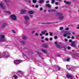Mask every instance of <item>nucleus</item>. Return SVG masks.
<instances>
[{"label":"nucleus","mask_w":79,"mask_h":79,"mask_svg":"<svg viewBox=\"0 0 79 79\" xmlns=\"http://www.w3.org/2000/svg\"><path fill=\"white\" fill-rule=\"evenodd\" d=\"M56 16H58L59 19L60 20L63 19L64 17V16L63 15V14L62 13H57L56 14Z\"/></svg>","instance_id":"nucleus-1"},{"label":"nucleus","mask_w":79,"mask_h":79,"mask_svg":"<svg viewBox=\"0 0 79 79\" xmlns=\"http://www.w3.org/2000/svg\"><path fill=\"white\" fill-rule=\"evenodd\" d=\"M2 56H4L5 58H8L9 57V55L8 52H4L2 54Z\"/></svg>","instance_id":"nucleus-2"},{"label":"nucleus","mask_w":79,"mask_h":79,"mask_svg":"<svg viewBox=\"0 0 79 79\" xmlns=\"http://www.w3.org/2000/svg\"><path fill=\"white\" fill-rule=\"evenodd\" d=\"M0 41L2 42H4L5 41V36L4 35H0Z\"/></svg>","instance_id":"nucleus-3"},{"label":"nucleus","mask_w":79,"mask_h":79,"mask_svg":"<svg viewBox=\"0 0 79 79\" xmlns=\"http://www.w3.org/2000/svg\"><path fill=\"white\" fill-rule=\"evenodd\" d=\"M10 18L12 19V20L14 21H16L17 19V17L15 15H10Z\"/></svg>","instance_id":"nucleus-4"},{"label":"nucleus","mask_w":79,"mask_h":79,"mask_svg":"<svg viewBox=\"0 0 79 79\" xmlns=\"http://www.w3.org/2000/svg\"><path fill=\"white\" fill-rule=\"evenodd\" d=\"M23 61L22 60H16L15 61H14V63L15 64H19L18 63H21Z\"/></svg>","instance_id":"nucleus-5"},{"label":"nucleus","mask_w":79,"mask_h":79,"mask_svg":"<svg viewBox=\"0 0 79 79\" xmlns=\"http://www.w3.org/2000/svg\"><path fill=\"white\" fill-rule=\"evenodd\" d=\"M70 45L71 46V47H74V48H76V44H75V41H72V42H71V44Z\"/></svg>","instance_id":"nucleus-6"},{"label":"nucleus","mask_w":79,"mask_h":79,"mask_svg":"<svg viewBox=\"0 0 79 79\" xmlns=\"http://www.w3.org/2000/svg\"><path fill=\"white\" fill-rule=\"evenodd\" d=\"M65 32H66V34H64L63 36L64 37H66V36H67V35H71V32L70 31H66Z\"/></svg>","instance_id":"nucleus-7"},{"label":"nucleus","mask_w":79,"mask_h":79,"mask_svg":"<svg viewBox=\"0 0 79 79\" xmlns=\"http://www.w3.org/2000/svg\"><path fill=\"white\" fill-rule=\"evenodd\" d=\"M55 23H58V22H52V23H42V24H54Z\"/></svg>","instance_id":"nucleus-8"},{"label":"nucleus","mask_w":79,"mask_h":79,"mask_svg":"<svg viewBox=\"0 0 79 79\" xmlns=\"http://www.w3.org/2000/svg\"><path fill=\"white\" fill-rule=\"evenodd\" d=\"M67 77L68 78H71L72 77H73V76L71 74H67Z\"/></svg>","instance_id":"nucleus-9"},{"label":"nucleus","mask_w":79,"mask_h":79,"mask_svg":"<svg viewBox=\"0 0 79 79\" xmlns=\"http://www.w3.org/2000/svg\"><path fill=\"white\" fill-rule=\"evenodd\" d=\"M41 50L44 53H45V54H47V53H48L47 51L45 49H41Z\"/></svg>","instance_id":"nucleus-10"},{"label":"nucleus","mask_w":79,"mask_h":79,"mask_svg":"<svg viewBox=\"0 0 79 79\" xmlns=\"http://www.w3.org/2000/svg\"><path fill=\"white\" fill-rule=\"evenodd\" d=\"M27 11V10L25 9H23L21 10V14H24V13H26Z\"/></svg>","instance_id":"nucleus-11"},{"label":"nucleus","mask_w":79,"mask_h":79,"mask_svg":"<svg viewBox=\"0 0 79 79\" xmlns=\"http://www.w3.org/2000/svg\"><path fill=\"white\" fill-rule=\"evenodd\" d=\"M0 6H1V8H2V9H5V7H3V3H1L0 4Z\"/></svg>","instance_id":"nucleus-12"},{"label":"nucleus","mask_w":79,"mask_h":79,"mask_svg":"<svg viewBox=\"0 0 79 79\" xmlns=\"http://www.w3.org/2000/svg\"><path fill=\"white\" fill-rule=\"evenodd\" d=\"M55 68L56 69H58V71H60V69H61V68H60V67H59V66H56L55 67Z\"/></svg>","instance_id":"nucleus-13"},{"label":"nucleus","mask_w":79,"mask_h":79,"mask_svg":"<svg viewBox=\"0 0 79 79\" xmlns=\"http://www.w3.org/2000/svg\"><path fill=\"white\" fill-rule=\"evenodd\" d=\"M42 46L44 48H47L48 47V44H43L42 45Z\"/></svg>","instance_id":"nucleus-14"},{"label":"nucleus","mask_w":79,"mask_h":79,"mask_svg":"<svg viewBox=\"0 0 79 79\" xmlns=\"http://www.w3.org/2000/svg\"><path fill=\"white\" fill-rule=\"evenodd\" d=\"M24 18H25L26 20H27V19H29V17L28 16H25L24 17Z\"/></svg>","instance_id":"nucleus-15"},{"label":"nucleus","mask_w":79,"mask_h":79,"mask_svg":"<svg viewBox=\"0 0 79 79\" xmlns=\"http://www.w3.org/2000/svg\"><path fill=\"white\" fill-rule=\"evenodd\" d=\"M22 39H24V40H26L27 39V37L25 35H23L22 36Z\"/></svg>","instance_id":"nucleus-16"},{"label":"nucleus","mask_w":79,"mask_h":79,"mask_svg":"<svg viewBox=\"0 0 79 79\" xmlns=\"http://www.w3.org/2000/svg\"><path fill=\"white\" fill-rule=\"evenodd\" d=\"M47 30H45L44 31H42L41 32L42 34H43V35H44L45 34L46 32H47Z\"/></svg>","instance_id":"nucleus-17"},{"label":"nucleus","mask_w":79,"mask_h":79,"mask_svg":"<svg viewBox=\"0 0 79 79\" xmlns=\"http://www.w3.org/2000/svg\"><path fill=\"white\" fill-rule=\"evenodd\" d=\"M21 44L23 45H25L26 44V42L24 41H21Z\"/></svg>","instance_id":"nucleus-18"},{"label":"nucleus","mask_w":79,"mask_h":79,"mask_svg":"<svg viewBox=\"0 0 79 79\" xmlns=\"http://www.w3.org/2000/svg\"><path fill=\"white\" fill-rule=\"evenodd\" d=\"M5 13L9 14V15H11V13L9 11H5Z\"/></svg>","instance_id":"nucleus-19"},{"label":"nucleus","mask_w":79,"mask_h":79,"mask_svg":"<svg viewBox=\"0 0 79 79\" xmlns=\"http://www.w3.org/2000/svg\"><path fill=\"white\" fill-rule=\"evenodd\" d=\"M28 13L30 14L31 15H32L34 13V12L32 11H30L28 12Z\"/></svg>","instance_id":"nucleus-20"},{"label":"nucleus","mask_w":79,"mask_h":79,"mask_svg":"<svg viewBox=\"0 0 79 79\" xmlns=\"http://www.w3.org/2000/svg\"><path fill=\"white\" fill-rule=\"evenodd\" d=\"M44 2V0H40L39 1V3H43Z\"/></svg>","instance_id":"nucleus-21"},{"label":"nucleus","mask_w":79,"mask_h":79,"mask_svg":"<svg viewBox=\"0 0 79 79\" xmlns=\"http://www.w3.org/2000/svg\"><path fill=\"white\" fill-rule=\"evenodd\" d=\"M46 6H47V7H48V8H50L51 7V6L49 4H46Z\"/></svg>","instance_id":"nucleus-22"},{"label":"nucleus","mask_w":79,"mask_h":79,"mask_svg":"<svg viewBox=\"0 0 79 79\" xmlns=\"http://www.w3.org/2000/svg\"><path fill=\"white\" fill-rule=\"evenodd\" d=\"M18 72L19 73H20V74H21V76H22V75H23V72H22V71H19Z\"/></svg>","instance_id":"nucleus-23"},{"label":"nucleus","mask_w":79,"mask_h":79,"mask_svg":"<svg viewBox=\"0 0 79 79\" xmlns=\"http://www.w3.org/2000/svg\"><path fill=\"white\" fill-rule=\"evenodd\" d=\"M4 1L5 3H8L10 2V0H4Z\"/></svg>","instance_id":"nucleus-24"},{"label":"nucleus","mask_w":79,"mask_h":79,"mask_svg":"<svg viewBox=\"0 0 79 79\" xmlns=\"http://www.w3.org/2000/svg\"><path fill=\"white\" fill-rule=\"evenodd\" d=\"M13 77H14L15 79H17L18 78V77L16 75H14Z\"/></svg>","instance_id":"nucleus-25"},{"label":"nucleus","mask_w":79,"mask_h":79,"mask_svg":"<svg viewBox=\"0 0 79 79\" xmlns=\"http://www.w3.org/2000/svg\"><path fill=\"white\" fill-rule=\"evenodd\" d=\"M52 2H51V3H52V4H53V3H55V0H51Z\"/></svg>","instance_id":"nucleus-26"},{"label":"nucleus","mask_w":79,"mask_h":79,"mask_svg":"<svg viewBox=\"0 0 79 79\" xmlns=\"http://www.w3.org/2000/svg\"><path fill=\"white\" fill-rule=\"evenodd\" d=\"M7 26L6 24V23H4L2 25V26L3 27H5V26Z\"/></svg>","instance_id":"nucleus-27"},{"label":"nucleus","mask_w":79,"mask_h":79,"mask_svg":"<svg viewBox=\"0 0 79 79\" xmlns=\"http://www.w3.org/2000/svg\"><path fill=\"white\" fill-rule=\"evenodd\" d=\"M66 4L67 5H69V4H71V2H66Z\"/></svg>","instance_id":"nucleus-28"},{"label":"nucleus","mask_w":79,"mask_h":79,"mask_svg":"<svg viewBox=\"0 0 79 79\" xmlns=\"http://www.w3.org/2000/svg\"><path fill=\"white\" fill-rule=\"evenodd\" d=\"M32 2L34 3H35L37 2V1H36L35 0H33Z\"/></svg>","instance_id":"nucleus-29"},{"label":"nucleus","mask_w":79,"mask_h":79,"mask_svg":"<svg viewBox=\"0 0 79 79\" xmlns=\"http://www.w3.org/2000/svg\"><path fill=\"white\" fill-rule=\"evenodd\" d=\"M55 9H51V12H55Z\"/></svg>","instance_id":"nucleus-30"},{"label":"nucleus","mask_w":79,"mask_h":79,"mask_svg":"<svg viewBox=\"0 0 79 79\" xmlns=\"http://www.w3.org/2000/svg\"><path fill=\"white\" fill-rule=\"evenodd\" d=\"M64 27H61L60 28V31L62 30V29H63Z\"/></svg>","instance_id":"nucleus-31"},{"label":"nucleus","mask_w":79,"mask_h":79,"mask_svg":"<svg viewBox=\"0 0 79 79\" xmlns=\"http://www.w3.org/2000/svg\"><path fill=\"white\" fill-rule=\"evenodd\" d=\"M65 29L66 31H68V30H69V28L68 27L66 28H65Z\"/></svg>","instance_id":"nucleus-32"},{"label":"nucleus","mask_w":79,"mask_h":79,"mask_svg":"<svg viewBox=\"0 0 79 79\" xmlns=\"http://www.w3.org/2000/svg\"><path fill=\"white\" fill-rule=\"evenodd\" d=\"M49 34H50V35L52 36V35H53V33H52V32H50L49 33Z\"/></svg>","instance_id":"nucleus-33"},{"label":"nucleus","mask_w":79,"mask_h":79,"mask_svg":"<svg viewBox=\"0 0 79 79\" xmlns=\"http://www.w3.org/2000/svg\"><path fill=\"white\" fill-rule=\"evenodd\" d=\"M35 35L36 36H38V35H39V34H38V33H36L35 34Z\"/></svg>","instance_id":"nucleus-34"},{"label":"nucleus","mask_w":79,"mask_h":79,"mask_svg":"<svg viewBox=\"0 0 79 79\" xmlns=\"http://www.w3.org/2000/svg\"><path fill=\"white\" fill-rule=\"evenodd\" d=\"M66 61H69V58H67V59H66Z\"/></svg>","instance_id":"nucleus-35"},{"label":"nucleus","mask_w":79,"mask_h":79,"mask_svg":"<svg viewBox=\"0 0 79 79\" xmlns=\"http://www.w3.org/2000/svg\"><path fill=\"white\" fill-rule=\"evenodd\" d=\"M64 48V49L66 50L67 48V47H66V46H64L63 47Z\"/></svg>","instance_id":"nucleus-36"},{"label":"nucleus","mask_w":79,"mask_h":79,"mask_svg":"<svg viewBox=\"0 0 79 79\" xmlns=\"http://www.w3.org/2000/svg\"><path fill=\"white\" fill-rule=\"evenodd\" d=\"M35 33V31H32V34H34Z\"/></svg>","instance_id":"nucleus-37"},{"label":"nucleus","mask_w":79,"mask_h":79,"mask_svg":"<svg viewBox=\"0 0 79 79\" xmlns=\"http://www.w3.org/2000/svg\"><path fill=\"white\" fill-rule=\"evenodd\" d=\"M57 38H58V37H57V36H54L55 39H56Z\"/></svg>","instance_id":"nucleus-38"},{"label":"nucleus","mask_w":79,"mask_h":79,"mask_svg":"<svg viewBox=\"0 0 79 79\" xmlns=\"http://www.w3.org/2000/svg\"><path fill=\"white\" fill-rule=\"evenodd\" d=\"M45 40H46L47 41H48V39L46 38L45 39Z\"/></svg>","instance_id":"nucleus-39"},{"label":"nucleus","mask_w":79,"mask_h":79,"mask_svg":"<svg viewBox=\"0 0 79 79\" xmlns=\"http://www.w3.org/2000/svg\"><path fill=\"white\" fill-rule=\"evenodd\" d=\"M46 3H50V1H47L46 2Z\"/></svg>","instance_id":"nucleus-40"},{"label":"nucleus","mask_w":79,"mask_h":79,"mask_svg":"<svg viewBox=\"0 0 79 79\" xmlns=\"http://www.w3.org/2000/svg\"><path fill=\"white\" fill-rule=\"evenodd\" d=\"M72 39H74V36H72L71 37Z\"/></svg>","instance_id":"nucleus-41"},{"label":"nucleus","mask_w":79,"mask_h":79,"mask_svg":"<svg viewBox=\"0 0 79 79\" xmlns=\"http://www.w3.org/2000/svg\"><path fill=\"white\" fill-rule=\"evenodd\" d=\"M12 32H13L14 33H16V32H15V31L14 30H12Z\"/></svg>","instance_id":"nucleus-42"},{"label":"nucleus","mask_w":79,"mask_h":79,"mask_svg":"<svg viewBox=\"0 0 79 79\" xmlns=\"http://www.w3.org/2000/svg\"><path fill=\"white\" fill-rule=\"evenodd\" d=\"M50 40H52L53 38H50L49 39Z\"/></svg>","instance_id":"nucleus-43"},{"label":"nucleus","mask_w":79,"mask_h":79,"mask_svg":"<svg viewBox=\"0 0 79 79\" xmlns=\"http://www.w3.org/2000/svg\"><path fill=\"white\" fill-rule=\"evenodd\" d=\"M68 49L69 50L71 49V47H68Z\"/></svg>","instance_id":"nucleus-44"},{"label":"nucleus","mask_w":79,"mask_h":79,"mask_svg":"<svg viewBox=\"0 0 79 79\" xmlns=\"http://www.w3.org/2000/svg\"><path fill=\"white\" fill-rule=\"evenodd\" d=\"M55 4H56V5H58V2H56L55 3Z\"/></svg>","instance_id":"nucleus-45"},{"label":"nucleus","mask_w":79,"mask_h":79,"mask_svg":"<svg viewBox=\"0 0 79 79\" xmlns=\"http://www.w3.org/2000/svg\"><path fill=\"white\" fill-rule=\"evenodd\" d=\"M72 40H69V42H72Z\"/></svg>","instance_id":"nucleus-46"},{"label":"nucleus","mask_w":79,"mask_h":79,"mask_svg":"<svg viewBox=\"0 0 79 79\" xmlns=\"http://www.w3.org/2000/svg\"><path fill=\"white\" fill-rule=\"evenodd\" d=\"M43 10V9L42 8H40V11H42Z\"/></svg>","instance_id":"nucleus-47"},{"label":"nucleus","mask_w":79,"mask_h":79,"mask_svg":"<svg viewBox=\"0 0 79 79\" xmlns=\"http://www.w3.org/2000/svg\"><path fill=\"white\" fill-rule=\"evenodd\" d=\"M35 7V8H38L39 7V6H38V5H36Z\"/></svg>","instance_id":"nucleus-48"},{"label":"nucleus","mask_w":79,"mask_h":79,"mask_svg":"<svg viewBox=\"0 0 79 79\" xmlns=\"http://www.w3.org/2000/svg\"><path fill=\"white\" fill-rule=\"evenodd\" d=\"M56 46L57 47H60V45H56Z\"/></svg>","instance_id":"nucleus-49"},{"label":"nucleus","mask_w":79,"mask_h":79,"mask_svg":"<svg viewBox=\"0 0 79 79\" xmlns=\"http://www.w3.org/2000/svg\"><path fill=\"white\" fill-rule=\"evenodd\" d=\"M45 35L46 36H47V35H48V33H46V35Z\"/></svg>","instance_id":"nucleus-50"},{"label":"nucleus","mask_w":79,"mask_h":79,"mask_svg":"<svg viewBox=\"0 0 79 79\" xmlns=\"http://www.w3.org/2000/svg\"><path fill=\"white\" fill-rule=\"evenodd\" d=\"M72 34H73V35H75V34H76V33L74 32H73Z\"/></svg>","instance_id":"nucleus-51"},{"label":"nucleus","mask_w":79,"mask_h":79,"mask_svg":"<svg viewBox=\"0 0 79 79\" xmlns=\"http://www.w3.org/2000/svg\"><path fill=\"white\" fill-rule=\"evenodd\" d=\"M43 35V34H42V33H40V36H42Z\"/></svg>","instance_id":"nucleus-52"},{"label":"nucleus","mask_w":79,"mask_h":79,"mask_svg":"<svg viewBox=\"0 0 79 79\" xmlns=\"http://www.w3.org/2000/svg\"><path fill=\"white\" fill-rule=\"evenodd\" d=\"M78 27H77V29H79V25H78Z\"/></svg>","instance_id":"nucleus-53"},{"label":"nucleus","mask_w":79,"mask_h":79,"mask_svg":"<svg viewBox=\"0 0 79 79\" xmlns=\"http://www.w3.org/2000/svg\"><path fill=\"white\" fill-rule=\"evenodd\" d=\"M69 26H71V27H73V25H69Z\"/></svg>","instance_id":"nucleus-54"},{"label":"nucleus","mask_w":79,"mask_h":79,"mask_svg":"<svg viewBox=\"0 0 79 79\" xmlns=\"http://www.w3.org/2000/svg\"><path fill=\"white\" fill-rule=\"evenodd\" d=\"M48 11L49 13H50V12H51V10H48Z\"/></svg>","instance_id":"nucleus-55"},{"label":"nucleus","mask_w":79,"mask_h":79,"mask_svg":"<svg viewBox=\"0 0 79 79\" xmlns=\"http://www.w3.org/2000/svg\"><path fill=\"white\" fill-rule=\"evenodd\" d=\"M61 55L60 54H58L57 55V56H60Z\"/></svg>","instance_id":"nucleus-56"},{"label":"nucleus","mask_w":79,"mask_h":79,"mask_svg":"<svg viewBox=\"0 0 79 79\" xmlns=\"http://www.w3.org/2000/svg\"><path fill=\"white\" fill-rule=\"evenodd\" d=\"M44 38V36H42L41 38V39H43Z\"/></svg>","instance_id":"nucleus-57"},{"label":"nucleus","mask_w":79,"mask_h":79,"mask_svg":"<svg viewBox=\"0 0 79 79\" xmlns=\"http://www.w3.org/2000/svg\"><path fill=\"white\" fill-rule=\"evenodd\" d=\"M54 43L55 44H58V42H55Z\"/></svg>","instance_id":"nucleus-58"},{"label":"nucleus","mask_w":79,"mask_h":79,"mask_svg":"<svg viewBox=\"0 0 79 79\" xmlns=\"http://www.w3.org/2000/svg\"><path fill=\"white\" fill-rule=\"evenodd\" d=\"M30 17H31V18H32V17H33V15H30Z\"/></svg>","instance_id":"nucleus-59"},{"label":"nucleus","mask_w":79,"mask_h":79,"mask_svg":"<svg viewBox=\"0 0 79 79\" xmlns=\"http://www.w3.org/2000/svg\"><path fill=\"white\" fill-rule=\"evenodd\" d=\"M64 40L66 42H67L68 41V40L67 39H65Z\"/></svg>","instance_id":"nucleus-60"},{"label":"nucleus","mask_w":79,"mask_h":79,"mask_svg":"<svg viewBox=\"0 0 79 79\" xmlns=\"http://www.w3.org/2000/svg\"><path fill=\"white\" fill-rule=\"evenodd\" d=\"M6 5L7 6H10V4H7Z\"/></svg>","instance_id":"nucleus-61"},{"label":"nucleus","mask_w":79,"mask_h":79,"mask_svg":"<svg viewBox=\"0 0 79 79\" xmlns=\"http://www.w3.org/2000/svg\"><path fill=\"white\" fill-rule=\"evenodd\" d=\"M25 23L26 24H28V23H27V22H25Z\"/></svg>","instance_id":"nucleus-62"},{"label":"nucleus","mask_w":79,"mask_h":79,"mask_svg":"<svg viewBox=\"0 0 79 79\" xmlns=\"http://www.w3.org/2000/svg\"><path fill=\"white\" fill-rule=\"evenodd\" d=\"M63 60L64 61H66V59H64Z\"/></svg>","instance_id":"nucleus-63"},{"label":"nucleus","mask_w":79,"mask_h":79,"mask_svg":"<svg viewBox=\"0 0 79 79\" xmlns=\"http://www.w3.org/2000/svg\"><path fill=\"white\" fill-rule=\"evenodd\" d=\"M58 7H55V9H58Z\"/></svg>","instance_id":"nucleus-64"}]
</instances>
